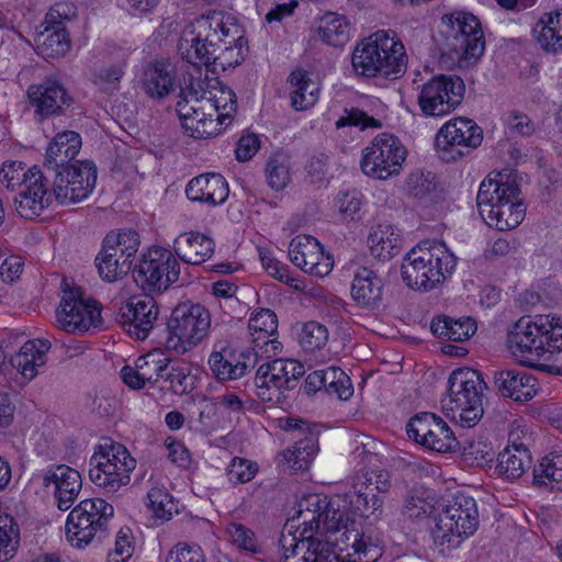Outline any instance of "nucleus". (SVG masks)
I'll return each instance as SVG.
<instances>
[{"instance_id":"56","label":"nucleus","mask_w":562,"mask_h":562,"mask_svg":"<svg viewBox=\"0 0 562 562\" xmlns=\"http://www.w3.org/2000/svg\"><path fill=\"white\" fill-rule=\"evenodd\" d=\"M147 506L156 519L167 521L171 519L175 508L172 497L159 487H153L147 493Z\"/></svg>"},{"instance_id":"27","label":"nucleus","mask_w":562,"mask_h":562,"mask_svg":"<svg viewBox=\"0 0 562 562\" xmlns=\"http://www.w3.org/2000/svg\"><path fill=\"white\" fill-rule=\"evenodd\" d=\"M494 383L504 397L516 402L529 401L537 394V380L526 371L513 369L496 372Z\"/></svg>"},{"instance_id":"63","label":"nucleus","mask_w":562,"mask_h":562,"mask_svg":"<svg viewBox=\"0 0 562 562\" xmlns=\"http://www.w3.org/2000/svg\"><path fill=\"white\" fill-rule=\"evenodd\" d=\"M345 126H359L361 130L367 127H380L381 123L372 116H369L366 112L357 109H345L344 115H341L336 122V127L341 128Z\"/></svg>"},{"instance_id":"58","label":"nucleus","mask_w":562,"mask_h":562,"mask_svg":"<svg viewBox=\"0 0 562 562\" xmlns=\"http://www.w3.org/2000/svg\"><path fill=\"white\" fill-rule=\"evenodd\" d=\"M328 341L327 328L317 323L308 322L303 326L300 344L306 351H315L323 348Z\"/></svg>"},{"instance_id":"64","label":"nucleus","mask_w":562,"mask_h":562,"mask_svg":"<svg viewBox=\"0 0 562 562\" xmlns=\"http://www.w3.org/2000/svg\"><path fill=\"white\" fill-rule=\"evenodd\" d=\"M166 562H205V559L200 546L180 542L169 551Z\"/></svg>"},{"instance_id":"31","label":"nucleus","mask_w":562,"mask_h":562,"mask_svg":"<svg viewBox=\"0 0 562 562\" xmlns=\"http://www.w3.org/2000/svg\"><path fill=\"white\" fill-rule=\"evenodd\" d=\"M215 243L199 232L180 234L173 241L176 255L190 265H201L214 254Z\"/></svg>"},{"instance_id":"11","label":"nucleus","mask_w":562,"mask_h":562,"mask_svg":"<svg viewBox=\"0 0 562 562\" xmlns=\"http://www.w3.org/2000/svg\"><path fill=\"white\" fill-rule=\"evenodd\" d=\"M113 515V506L102 498L81 501L67 517V540L77 548L89 544L98 532L105 530Z\"/></svg>"},{"instance_id":"39","label":"nucleus","mask_w":562,"mask_h":562,"mask_svg":"<svg viewBox=\"0 0 562 562\" xmlns=\"http://www.w3.org/2000/svg\"><path fill=\"white\" fill-rule=\"evenodd\" d=\"M542 49L550 53L562 50V11L544 13L535 30Z\"/></svg>"},{"instance_id":"28","label":"nucleus","mask_w":562,"mask_h":562,"mask_svg":"<svg viewBox=\"0 0 562 562\" xmlns=\"http://www.w3.org/2000/svg\"><path fill=\"white\" fill-rule=\"evenodd\" d=\"M321 502H325V496L319 494H308L303 496L297 503L296 517L286 522L283 531L289 532L293 528L302 527L299 539H316L313 532L321 533Z\"/></svg>"},{"instance_id":"25","label":"nucleus","mask_w":562,"mask_h":562,"mask_svg":"<svg viewBox=\"0 0 562 562\" xmlns=\"http://www.w3.org/2000/svg\"><path fill=\"white\" fill-rule=\"evenodd\" d=\"M483 192H486L483 190ZM481 201L483 204L484 218L483 221L491 227H495L498 231H509L517 227L525 218L526 206L518 198H508L501 204L493 209L487 203L491 202V198L487 194H481Z\"/></svg>"},{"instance_id":"26","label":"nucleus","mask_w":562,"mask_h":562,"mask_svg":"<svg viewBox=\"0 0 562 562\" xmlns=\"http://www.w3.org/2000/svg\"><path fill=\"white\" fill-rule=\"evenodd\" d=\"M383 288V280L374 270L359 267L355 272L350 292L358 306L374 310L381 304Z\"/></svg>"},{"instance_id":"55","label":"nucleus","mask_w":562,"mask_h":562,"mask_svg":"<svg viewBox=\"0 0 562 562\" xmlns=\"http://www.w3.org/2000/svg\"><path fill=\"white\" fill-rule=\"evenodd\" d=\"M440 417L432 413H420L409 419L406 432L409 439L424 446Z\"/></svg>"},{"instance_id":"14","label":"nucleus","mask_w":562,"mask_h":562,"mask_svg":"<svg viewBox=\"0 0 562 562\" xmlns=\"http://www.w3.org/2000/svg\"><path fill=\"white\" fill-rule=\"evenodd\" d=\"M180 265L173 254L160 246H153L140 257L133 277L142 289L162 292L179 280Z\"/></svg>"},{"instance_id":"23","label":"nucleus","mask_w":562,"mask_h":562,"mask_svg":"<svg viewBox=\"0 0 562 562\" xmlns=\"http://www.w3.org/2000/svg\"><path fill=\"white\" fill-rule=\"evenodd\" d=\"M35 113L41 116L63 114L72 104L71 95L57 80L47 79L42 85L31 86L27 90Z\"/></svg>"},{"instance_id":"5","label":"nucleus","mask_w":562,"mask_h":562,"mask_svg":"<svg viewBox=\"0 0 562 562\" xmlns=\"http://www.w3.org/2000/svg\"><path fill=\"white\" fill-rule=\"evenodd\" d=\"M457 258L441 240H423L405 256L402 279L414 290L429 291L451 274Z\"/></svg>"},{"instance_id":"41","label":"nucleus","mask_w":562,"mask_h":562,"mask_svg":"<svg viewBox=\"0 0 562 562\" xmlns=\"http://www.w3.org/2000/svg\"><path fill=\"white\" fill-rule=\"evenodd\" d=\"M316 437L308 432L304 438L296 439L292 448L285 449L279 457V465L293 471L306 470L316 453Z\"/></svg>"},{"instance_id":"13","label":"nucleus","mask_w":562,"mask_h":562,"mask_svg":"<svg viewBox=\"0 0 562 562\" xmlns=\"http://www.w3.org/2000/svg\"><path fill=\"white\" fill-rule=\"evenodd\" d=\"M405 159L406 148L401 140L392 134L382 133L362 150L360 166L368 177L386 180L400 175Z\"/></svg>"},{"instance_id":"9","label":"nucleus","mask_w":562,"mask_h":562,"mask_svg":"<svg viewBox=\"0 0 562 562\" xmlns=\"http://www.w3.org/2000/svg\"><path fill=\"white\" fill-rule=\"evenodd\" d=\"M479 526V512L473 497L459 494L438 514L432 530L435 542L457 548L475 532Z\"/></svg>"},{"instance_id":"16","label":"nucleus","mask_w":562,"mask_h":562,"mask_svg":"<svg viewBox=\"0 0 562 562\" xmlns=\"http://www.w3.org/2000/svg\"><path fill=\"white\" fill-rule=\"evenodd\" d=\"M58 326L67 333H83L102 326L101 308L97 301L85 300L79 288L64 291L56 310Z\"/></svg>"},{"instance_id":"53","label":"nucleus","mask_w":562,"mask_h":562,"mask_svg":"<svg viewBox=\"0 0 562 562\" xmlns=\"http://www.w3.org/2000/svg\"><path fill=\"white\" fill-rule=\"evenodd\" d=\"M225 532L233 546L236 548L256 554L260 551L255 532L239 522H228Z\"/></svg>"},{"instance_id":"32","label":"nucleus","mask_w":562,"mask_h":562,"mask_svg":"<svg viewBox=\"0 0 562 562\" xmlns=\"http://www.w3.org/2000/svg\"><path fill=\"white\" fill-rule=\"evenodd\" d=\"M50 347L52 344L47 339L29 340L10 358V366L25 379L32 380L37 374V368L45 364L46 352Z\"/></svg>"},{"instance_id":"24","label":"nucleus","mask_w":562,"mask_h":562,"mask_svg":"<svg viewBox=\"0 0 562 562\" xmlns=\"http://www.w3.org/2000/svg\"><path fill=\"white\" fill-rule=\"evenodd\" d=\"M43 485L45 487L54 486L57 507L60 510H67L77 498L82 486V480L77 470L60 464L45 472Z\"/></svg>"},{"instance_id":"59","label":"nucleus","mask_w":562,"mask_h":562,"mask_svg":"<svg viewBox=\"0 0 562 562\" xmlns=\"http://www.w3.org/2000/svg\"><path fill=\"white\" fill-rule=\"evenodd\" d=\"M258 471V467L255 462L235 457L232 459L228 469L227 476L231 483L241 484L251 481Z\"/></svg>"},{"instance_id":"18","label":"nucleus","mask_w":562,"mask_h":562,"mask_svg":"<svg viewBox=\"0 0 562 562\" xmlns=\"http://www.w3.org/2000/svg\"><path fill=\"white\" fill-rule=\"evenodd\" d=\"M48 178L36 166L31 168L19 193L13 198L18 214L27 220L35 218L48 207L55 199L54 187L48 189Z\"/></svg>"},{"instance_id":"6","label":"nucleus","mask_w":562,"mask_h":562,"mask_svg":"<svg viewBox=\"0 0 562 562\" xmlns=\"http://www.w3.org/2000/svg\"><path fill=\"white\" fill-rule=\"evenodd\" d=\"M441 25L443 54H449L461 68L480 59L485 49V40L476 16L464 12L445 14Z\"/></svg>"},{"instance_id":"42","label":"nucleus","mask_w":562,"mask_h":562,"mask_svg":"<svg viewBox=\"0 0 562 562\" xmlns=\"http://www.w3.org/2000/svg\"><path fill=\"white\" fill-rule=\"evenodd\" d=\"M533 484L552 491H562V454L550 453L535 465Z\"/></svg>"},{"instance_id":"15","label":"nucleus","mask_w":562,"mask_h":562,"mask_svg":"<svg viewBox=\"0 0 562 562\" xmlns=\"http://www.w3.org/2000/svg\"><path fill=\"white\" fill-rule=\"evenodd\" d=\"M304 373V366L291 359L279 358L262 363L254 379L256 395L262 402H278L282 391L293 390Z\"/></svg>"},{"instance_id":"29","label":"nucleus","mask_w":562,"mask_h":562,"mask_svg":"<svg viewBox=\"0 0 562 562\" xmlns=\"http://www.w3.org/2000/svg\"><path fill=\"white\" fill-rule=\"evenodd\" d=\"M103 458L98 454L90 458L89 477L105 494L113 495L130 484L131 474L126 473V469L116 470L115 464H111L109 460L103 461Z\"/></svg>"},{"instance_id":"19","label":"nucleus","mask_w":562,"mask_h":562,"mask_svg":"<svg viewBox=\"0 0 562 562\" xmlns=\"http://www.w3.org/2000/svg\"><path fill=\"white\" fill-rule=\"evenodd\" d=\"M158 314L159 310L155 299L150 295H144L132 297L123 305L117 315V321L131 337L144 340L154 329Z\"/></svg>"},{"instance_id":"57","label":"nucleus","mask_w":562,"mask_h":562,"mask_svg":"<svg viewBox=\"0 0 562 562\" xmlns=\"http://www.w3.org/2000/svg\"><path fill=\"white\" fill-rule=\"evenodd\" d=\"M164 375L161 380L165 385L161 386V389H169L176 394H186L193 389V379L190 375L189 369L186 367H168Z\"/></svg>"},{"instance_id":"38","label":"nucleus","mask_w":562,"mask_h":562,"mask_svg":"<svg viewBox=\"0 0 562 562\" xmlns=\"http://www.w3.org/2000/svg\"><path fill=\"white\" fill-rule=\"evenodd\" d=\"M350 23L347 18L337 12L328 11L318 19L317 33L322 42L339 47L350 38Z\"/></svg>"},{"instance_id":"52","label":"nucleus","mask_w":562,"mask_h":562,"mask_svg":"<svg viewBox=\"0 0 562 562\" xmlns=\"http://www.w3.org/2000/svg\"><path fill=\"white\" fill-rule=\"evenodd\" d=\"M192 71L183 76L180 85V98H190L195 104H200L206 99L209 91L205 89L206 82L202 79L201 68L199 64H191Z\"/></svg>"},{"instance_id":"50","label":"nucleus","mask_w":562,"mask_h":562,"mask_svg":"<svg viewBox=\"0 0 562 562\" xmlns=\"http://www.w3.org/2000/svg\"><path fill=\"white\" fill-rule=\"evenodd\" d=\"M339 501L340 498L327 499L325 496V502H321V533L337 535L349 522V518L340 509Z\"/></svg>"},{"instance_id":"34","label":"nucleus","mask_w":562,"mask_h":562,"mask_svg":"<svg viewBox=\"0 0 562 562\" xmlns=\"http://www.w3.org/2000/svg\"><path fill=\"white\" fill-rule=\"evenodd\" d=\"M143 89L153 99H164L175 90V71L170 64L149 65L143 76Z\"/></svg>"},{"instance_id":"17","label":"nucleus","mask_w":562,"mask_h":562,"mask_svg":"<svg viewBox=\"0 0 562 562\" xmlns=\"http://www.w3.org/2000/svg\"><path fill=\"white\" fill-rule=\"evenodd\" d=\"M482 128L472 120L456 117L447 122L437 133L435 145L443 160H457L470 149L481 145Z\"/></svg>"},{"instance_id":"62","label":"nucleus","mask_w":562,"mask_h":562,"mask_svg":"<svg viewBox=\"0 0 562 562\" xmlns=\"http://www.w3.org/2000/svg\"><path fill=\"white\" fill-rule=\"evenodd\" d=\"M99 456L104 457L111 464H115L116 470L126 469L130 473L136 468V460L131 456L128 450L122 445H111L106 451H101Z\"/></svg>"},{"instance_id":"47","label":"nucleus","mask_w":562,"mask_h":562,"mask_svg":"<svg viewBox=\"0 0 562 562\" xmlns=\"http://www.w3.org/2000/svg\"><path fill=\"white\" fill-rule=\"evenodd\" d=\"M170 361V358L160 348H156L138 357L135 363L136 368L140 369L143 379L154 385L165 376L164 372L167 371Z\"/></svg>"},{"instance_id":"48","label":"nucleus","mask_w":562,"mask_h":562,"mask_svg":"<svg viewBox=\"0 0 562 562\" xmlns=\"http://www.w3.org/2000/svg\"><path fill=\"white\" fill-rule=\"evenodd\" d=\"M424 447L440 453L456 452L461 447V441L448 424L439 418Z\"/></svg>"},{"instance_id":"30","label":"nucleus","mask_w":562,"mask_h":562,"mask_svg":"<svg viewBox=\"0 0 562 562\" xmlns=\"http://www.w3.org/2000/svg\"><path fill=\"white\" fill-rule=\"evenodd\" d=\"M228 193V184L218 173L200 175L193 178L186 188L188 199L211 205L223 203Z\"/></svg>"},{"instance_id":"51","label":"nucleus","mask_w":562,"mask_h":562,"mask_svg":"<svg viewBox=\"0 0 562 562\" xmlns=\"http://www.w3.org/2000/svg\"><path fill=\"white\" fill-rule=\"evenodd\" d=\"M463 459L476 467H484L494 459L495 452L492 445L482 439H465L461 441Z\"/></svg>"},{"instance_id":"2","label":"nucleus","mask_w":562,"mask_h":562,"mask_svg":"<svg viewBox=\"0 0 562 562\" xmlns=\"http://www.w3.org/2000/svg\"><path fill=\"white\" fill-rule=\"evenodd\" d=\"M81 137L75 131L58 133L46 148L44 169L54 181L55 200L61 205L77 203L92 192L97 167L91 161L76 160Z\"/></svg>"},{"instance_id":"7","label":"nucleus","mask_w":562,"mask_h":562,"mask_svg":"<svg viewBox=\"0 0 562 562\" xmlns=\"http://www.w3.org/2000/svg\"><path fill=\"white\" fill-rule=\"evenodd\" d=\"M448 383L443 407L450 409L463 427L474 426L483 416V392L487 389L482 374L473 369H459L450 374Z\"/></svg>"},{"instance_id":"12","label":"nucleus","mask_w":562,"mask_h":562,"mask_svg":"<svg viewBox=\"0 0 562 562\" xmlns=\"http://www.w3.org/2000/svg\"><path fill=\"white\" fill-rule=\"evenodd\" d=\"M465 86L458 76L439 75L419 88L417 104L426 117H442L453 112L464 98Z\"/></svg>"},{"instance_id":"54","label":"nucleus","mask_w":562,"mask_h":562,"mask_svg":"<svg viewBox=\"0 0 562 562\" xmlns=\"http://www.w3.org/2000/svg\"><path fill=\"white\" fill-rule=\"evenodd\" d=\"M267 182L276 191L284 189L290 182L289 159L277 154L269 158L266 167Z\"/></svg>"},{"instance_id":"1","label":"nucleus","mask_w":562,"mask_h":562,"mask_svg":"<svg viewBox=\"0 0 562 562\" xmlns=\"http://www.w3.org/2000/svg\"><path fill=\"white\" fill-rule=\"evenodd\" d=\"M247 41L235 18L223 11H211L196 19L193 30L179 41V53L190 64L206 68L235 67L244 60Z\"/></svg>"},{"instance_id":"37","label":"nucleus","mask_w":562,"mask_h":562,"mask_svg":"<svg viewBox=\"0 0 562 562\" xmlns=\"http://www.w3.org/2000/svg\"><path fill=\"white\" fill-rule=\"evenodd\" d=\"M497 176L498 179L486 178L480 184L476 195V205L482 218H484L483 201H481L483 190L487 191L484 193L487 194L488 198H491V195L493 196L491 202L487 203L493 206V209H496L498 204L508 198H518L520 195V189L515 179H510L509 176L502 173Z\"/></svg>"},{"instance_id":"4","label":"nucleus","mask_w":562,"mask_h":562,"mask_svg":"<svg viewBox=\"0 0 562 562\" xmlns=\"http://www.w3.org/2000/svg\"><path fill=\"white\" fill-rule=\"evenodd\" d=\"M406 53L393 31L379 30L353 48L351 66L358 76L396 79L406 71Z\"/></svg>"},{"instance_id":"46","label":"nucleus","mask_w":562,"mask_h":562,"mask_svg":"<svg viewBox=\"0 0 562 562\" xmlns=\"http://www.w3.org/2000/svg\"><path fill=\"white\" fill-rule=\"evenodd\" d=\"M38 53L44 58H58L70 48V41L64 27H46L38 37Z\"/></svg>"},{"instance_id":"45","label":"nucleus","mask_w":562,"mask_h":562,"mask_svg":"<svg viewBox=\"0 0 562 562\" xmlns=\"http://www.w3.org/2000/svg\"><path fill=\"white\" fill-rule=\"evenodd\" d=\"M528 459L526 449H520L517 446L513 448L507 447L498 453L496 472L498 475L509 480L518 479L525 472Z\"/></svg>"},{"instance_id":"21","label":"nucleus","mask_w":562,"mask_h":562,"mask_svg":"<svg viewBox=\"0 0 562 562\" xmlns=\"http://www.w3.org/2000/svg\"><path fill=\"white\" fill-rule=\"evenodd\" d=\"M248 329L257 357L271 358L281 351L282 344L277 339L278 319L271 310L262 308L251 314Z\"/></svg>"},{"instance_id":"40","label":"nucleus","mask_w":562,"mask_h":562,"mask_svg":"<svg viewBox=\"0 0 562 562\" xmlns=\"http://www.w3.org/2000/svg\"><path fill=\"white\" fill-rule=\"evenodd\" d=\"M344 502L350 506L353 513L362 517L379 519L383 513V498L370 490H366L356 482L352 491L345 495Z\"/></svg>"},{"instance_id":"10","label":"nucleus","mask_w":562,"mask_h":562,"mask_svg":"<svg viewBox=\"0 0 562 562\" xmlns=\"http://www.w3.org/2000/svg\"><path fill=\"white\" fill-rule=\"evenodd\" d=\"M139 245V235L134 229L108 233L95 258L100 277L108 282L124 278L132 270Z\"/></svg>"},{"instance_id":"20","label":"nucleus","mask_w":562,"mask_h":562,"mask_svg":"<svg viewBox=\"0 0 562 562\" xmlns=\"http://www.w3.org/2000/svg\"><path fill=\"white\" fill-rule=\"evenodd\" d=\"M289 257L304 272L318 278L327 276L333 269L330 257L325 256L319 241L310 235H300L291 240Z\"/></svg>"},{"instance_id":"61","label":"nucleus","mask_w":562,"mask_h":562,"mask_svg":"<svg viewBox=\"0 0 562 562\" xmlns=\"http://www.w3.org/2000/svg\"><path fill=\"white\" fill-rule=\"evenodd\" d=\"M435 177L431 172H413L406 180V190L409 195L422 199L436 189Z\"/></svg>"},{"instance_id":"35","label":"nucleus","mask_w":562,"mask_h":562,"mask_svg":"<svg viewBox=\"0 0 562 562\" xmlns=\"http://www.w3.org/2000/svg\"><path fill=\"white\" fill-rule=\"evenodd\" d=\"M430 329L438 338L461 342L471 338L477 326L471 317L452 318L447 315H438L432 318Z\"/></svg>"},{"instance_id":"60","label":"nucleus","mask_w":562,"mask_h":562,"mask_svg":"<svg viewBox=\"0 0 562 562\" xmlns=\"http://www.w3.org/2000/svg\"><path fill=\"white\" fill-rule=\"evenodd\" d=\"M30 172L31 168L25 170L24 165L20 161H7L0 170L1 182L5 183L7 189L14 191L16 187L24 186V180Z\"/></svg>"},{"instance_id":"49","label":"nucleus","mask_w":562,"mask_h":562,"mask_svg":"<svg viewBox=\"0 0 562 562\" xmlns=\"http://www.w3.org/2000/svg\"><path fill=\"white\" fill-rule=\"evenodd\" d=\"M295 533L296 531L291 532V528L289 532L282 531L281 533L279 543L283 551L282 562H311L313 554L306 548L310 540L299 539Z\"/></svg>"},{"instance_id":"22","label":"nucleus","mask_w":562,"mask_h":562,"mask_svg":"<svg viewBox=\"0 0 562 562\" xmlns=\"http://www.w3.org/2000/svg\"><path fill=\"white\" fill-rule=\"evenodd\" d=\"M334 539H328L340 552L346 551L347 557L358 562H375L382 554V550L370 535L355 527V521H349L341 527Z\"/></svg>"},{"instance_id":"36","label":"nucleus","mask_w":562,"mask_h":562,"mask_svg":"<svg viewBox=\"0 0 562 562\" xmlns=\"http://www.w3.org/2000/svg\"><path fill=\"white\" fill-rule=\"evenodd\" d=\"M288 90L291 106L296 111H304L313 106L318 100V88L311 80L307 72L294 70L288 78Z\"/></svg>"},{"instance_id":"3","label":"nucleus","mask_w":562,"mask_h":562,"mask_svg":"<svg viewBox=\"0 0 562 562\" xmlns=\"http://www.w3.org/2000/svg\"><path fill=\"white\" fill-rule=\"evenodd\" d=\"M507 345L519 363L549 374H562L561 367L549 363L562 350L561 317H520L508 330Z\"/></svg>"},{"instance_id":"44","label":"nucleus","mask_w":562,"mask_h":562,"mask_svg":"<svg viewBox=\"0 0 562 562\" xmlns=\"http://www.w3.org/2000/svg\"><path fill=\"white\" fill-rule=\"evenodd\" d=\"M207 108L216 113V121L220 126H228L237 111V97L235 92L226 86H221L214 91H209L206 97Z\"/></svg>"},{"instance_id":"33","label":"nucleus","mask_w":562,"mask_h":562,"mask_svg":"<svg viewBox=\"0 0 562 562\" xmlns=\"http://www.w3.org/2000/svg\"><path fill=\"white\" fill-rule=\"evenodd\" d=\"M401 241L398 231L390 223H378L371 227L368 236L371 255L382 261L398 254Z\"/></svg>"},{"instance_id":"43","label":"nucleus","mask_w":562,"mask_h":562,"mask_svg":"<svg viewBox=\"0 0 562 562\" xmlns=\"http://www.w3.org/2000/svg\"><path fill=\"white\" fill-rule=\"evenodd\" d=\"M209 366L214 376L220 381L236 380L246 374L248 366L233 355L232 351H213Z\"/></svg>"},{"instance_id":"8","label":"nucleus","mask_w":562,"mask_h":562,"mask_svg":"<svg viewBox=\"0 0 562 562\" xmlns=\"http://www.w3.org/2000/svg\"><path fill=\"white\" fill-rule=\"evenodd\" d=\"M210 328V312L201 304L183 302L173 308L160 344L168 350L183 355L200 345L207 337Z\"/></svg>"}]
</instances>
